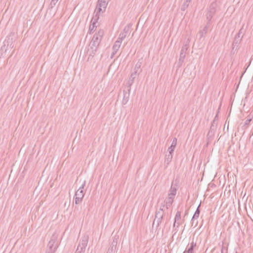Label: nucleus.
<instances>
[{
	"label": "nucleus",
	"mask_w": 253,
	"mask_h": 253,
	"mask_svg": "<svg viewBox=\"0 0 253 253\" xmlns=\"http://www.w3.org/2000/svg\"><path fill=\"white\" fill-rule=\"evenodd\" d=\"M85 248H82L78 246L77 249L75 253H84Z\"/></svg>",
	"instance_id": "c85d7f7f"
},
{
	"label": "nucleus",
	"mask_w": 253,
	"mask_h": 253,
	"mask_svg": "<svg viewBox=\"0 0 253 253\" xmlns=\"http://www.w3.org/2000/svg\"><path fill=\"white\" fill-rule=\"evenodd\" d=\"M46 253H53V252H46Z\"/></svg>",
	"instance_id": "a18cd8bd"
},
{
	"label": "nucleus",
	"mask_w": 253,
	"mask_h": 253,
	"mask_svg": "<svg viewBox=\"0 0 253 253\" xmlns=\"http://www.w3.org/2000/svg\"><path fill=\"white\" fill-rule=\"evenodd\" d=\"M129 92H125V90H124V97L122 101L123 104L125 105L127 103L129 99Z\"/></svg>",
	"instance_id": "f3484780"
},
{
	"label": "nucleus",
	"mask_w": 253,
	"mask_h": 253,
	"mask_svg": "<svg viewBox=\"0 0 253 253\" xmlns=\"http://www.w3.org/2000/svg\"><path fill=\"white\" fill-rule=\"evenodd\" d=\"M174 199V197L168 196V197L166 198V200H165L164 203L172 204Z\"/></svg>",
	"instance_id": "cd10ccee"
},
{
	"label": "nucleus",
	"mask_w": 253,
	"mask_h": 253,
	"mask_svg": "<svg viewBox=\"0 0 253 253\" xmlns=\"http://www.w3.org/2000/svg\"><path fill=\"white\" fill-rule=\"evenodd\" d=\"M58 247V242L57 241V236L53 234L47 245L46 252L55 253Z\"/></svg>",
	"instance_id": "f03ea898"
},
{
	"label": "nucleus",
	"mask_w": 253,
	"mask_h": 253,
	"mask_svg": "<svg viewBox=\"0 0 253 253\" xmlns=\"http://www.w3.org/2000/svg\"><path fill=\"white\" fill-rule=\"evenodd\" d=\"M117 52V51H114V50H113L110 56L111 59L114 57V55L116 54Z\"/></svg>",
	"instance_id": "ea45409f"
},
{
	"label": "nucleus",
	"mask_w": 253,
	"mask_h": 253,
	"mask_svg": "<svg viewBox=\"0 0 253 253\" xmlns=\"http://www.w3.org/2000/svg\"><path fill=\"white\" fill-rule=\"evenodd\" d=\"M181 218V212L180 211H177L176 213L175 218H174V222L173 223V227L174 228L175 226V224L176 223V221L179 220Z\"/></svg>",
	"instance_id": "412c9836"
},
{
	"label": "nucleus",
	"mask_w": 253,
	"mask_h": 253,
	"mask_svg": "<svg viewBox=\"0 0 253 253\" xmlns=\"http://www.w3.org/2000/svg\"><path fill=\"white\" fill-rule=\"evenodd\" d=\"M105 11L104 10V9H102L101 7L99 6V5L98 4H97L95 9L94 12V15L93 16H97V20H98V19H99V14L101 13H102Z\"/></svg>",
	"instance_id": "9d476101"
},
{
	"label": "nucleus",
	"mask_w": 253,
	"mask_h": 253,
	"mask_svg": "<svg viewBox=\"0 0 253 253\" xmlns=\"http://www.w3.org/2000/svg\"><path fill=\"white\" fill-rule=\"evenodd\" d=\"M97 16H93L91 22L92 24L90 25L89 28V34H91L94 31V28L96 27L95 24L97 22Z\"/></svg>",
	"instance_id": "6e6552de"
},
{
	"label": "nucleus",
	"mask_w": 253,
	"mask_h": 253,
	"mask_svg": "<svg viewBox=\"0 0 253 253\" xmlns=\"http://www.w3.org/2000/svg\"><path fill=\"white\" fill-rule=\"evenodd\" d=\"M236 253H237V252Z\"/></svg>",
	"instance_id": "49530a36"
},
{
	"label": "nucleus",
	"mask_w": 253,
	"mask_h": 253,
	"mask_svg": "<svg viewBox=\"0 0 253 253\" xmlns=\"http://www.w3.org/2000/svg\"><path fill=\"white\" fill-rule=\"evenodd\" d=\"M217 6V3L216 1H213L210 5L209 7V9L208 11H212L213 13H215V8Z\"/></svg>",
	"instance_id": "5701e85b"
},
{
	"label": "nucleus",
	"mask_w": 253,
	"mask_h": 253,
	"mask_svg": "<svg viewBox=\"0 0 253 253\" xmlns=\"http://www.w3.org/2000/svg\"><path fill=\"white\" fill-rule=\"evenodd\" d=\"M214 13L212 11H208L207 14V19L208 21H211Z\"/></svg>",
	"instance_id": "bb28decb"
},
{
	"label": "nucleus",
	"mask_w": 253,
	"mask_h": 253,
	"mask_svg": "<svg viewBox=\"0 0 253 253\" xmlns=\"http://www.w3.org/2000/svg\"><path fill=\"white\" fill-rule=\"evenodd\" d=\"M200 204L197 207L191 220V224L192 226H193L194 221L198 219L200 213Z\"/></svg>",
	"instance_id": "f8f14e48"
},
{
	"label": "nucleus",
	"mask_w": 253,
	"mask_h": 253,
	"mask_svg": "<svg viewBox=\"0 0 253 253\" xmlns=\"http://www.w3.org/2000/svg\"><path fill=\"white\" fill-rule=\"evenodd\" d=\"M165 205L166 208L168 209L172 205V204L165 203Z\"/></svg>",
	"instance_id": "a19ab883"
},
{
	"label": "nucleus",
	"mask_w": 253,
	"mask_h": 253,
	"mask_svg": "<svg viewBox=\"0 0 253 253\" xmlns=\"http://www.w3.org/2000/svg\"><path fill=\"white\" fill-rule=\"evenodd\" d=\"M165 214L164 211H162L161 209L157 210L155 212V219L153 223V226L154 225L155 223L156 222V228H158L161 224Z\"/></svg>",
	"instance_id": "20e7f679"
},
{
	"label": "nucleus",
	"mask_w": 253,
	"mask_h": 253,
	"mask_svg": "<svg viewBox=\"0 0 253 253\" xmlns=\"http://www.w3.org/2000/svg\"><path fill=\"white\" fill-rule=\"evenodd\" d=\"M208 29H207V27H204L202 30H200L199 32L198 35L199 36L200 39L205 37L208 32Z\"/></svg>",
	"instance_id": "aec40b11"
},
{
	"label": "nucleus",
	"mask_w": 253,
	"mask_h": 253,
	"mask_svg": "<svg viewBox=\"0 0 253 253\" xmlns=\"http://www.w3.org/2000/svg\"><path fill=\"white\" fill-rule=\"evenodd\" d=\"M172 153L169 152V155H167L165 158V163L169 164L172 159Z\"/></svg>",
	"instance_id": "b1692460"
},
{
	"label": "nucleus",
	"mask_w": 253,
	"mask_h": 253,
	"mask_svg": "<svg viewBox=\"0 0 253 253\" xmlns=\"http://www.w3.org/2000/svg\"><path fill=\"white\" fill-rule=\"evenodd\" d=\"M179 222H176V223L175 224V226H177V227H178L179 226Z\"/></svg>",
	"instance_id": "c03bdc74"
},
{
	"label": "nucleus",
	"mask_w": 253,
	"mask_h": 253,
	"mask_svg": "<svg viewBox=\"0 0 253 253\" xmlns=\"http://www.w3.org/2000/svg\"><path fill=\"white\" fill-rule=\"evenodd\" d=\"M188 49V46L186 44L184 45L181 49L179 58L178 60V64H179V66H181L184 61V59L185 57V53L186 51Z\"/></svg>",
	"instance_id": "423d86ee"
},
{
	"label": "nucleus",
	"mask_w": 253,
	"mask_h": 253,
	"mask_svg": "<svg viewBox=\"0 0 253 253\" xmlns=\"http://www.w3.org/2000/svg\"><path fill=\"white\" fill-rule=\"evenodd\" d=\"M85 185V181H84L82 186L76 191L75 193V204H79L81 203L84 197V187Z\"/></svg>",
	"instance_id": "7ed1b4c3"
},
{
	"label": "nucleus",
	"mask_w": 253,
	"mask_h": 253,
	"mask_svg": "<svg viewBox=\"0 0 253 253\" xmlns=\"http://www.w3.org/2000/svg\"><path fill=\"white\" fill-rule=\"evenodd\" d=\"M13 39L10 36H9L6 37V39L4 42V45L5 46L7 44V49L8 47L9 46V48H12L13 47V44H12Z\"/></svg>",
	"instance_id": "9b49d317"
},
{
	"label": "nucleus",
	"mask_w": 253,
	"mask_h": 253,
	"mask_svg": "<svg viewBox=\"0 0 253 253\" xmlns=\"http://www.w3.org/2000/svg\"><path fill=\"white\" fill-rule=\"evenodd\" d=\"M88 241V236L87 235L84 236L80 240L78 246L82 248H85L87 245Z\"/></svg>",
	"instance_id": "0eeeda50"
},
{
	"label": "nucleus",
	"mask_w": 253,
	"mask_h": 253,
	"mask_svg": "<svg viewBox=\"0 0 253 253\" xmlns=\"http://www.w3.org/2000/svg\"><path fill=\"white\" fill-rule=\"evenodd\" d=\"M128 31H129V28L125 27L123 31L121 32V33L120 34L119 37L118 39L122 41L126 37Z\"/></svg>",
	"instance_id": "4468645a"
},
{
	"label": "nucleus",
	"mask_w": 253,
	"mask_h": 253,
	"mask_svg": "<svg viewBox=\"0 0 253 253\" xmlns=\"http://www.w3.org/2000/svg\"><path fill=\"white\" fill-rule=\"evenodd\" d=\"M211 25V21H208L206 25L204 27H207V29H208Z\"/></svg>",
	"instance_id": "4c0bfd02"
},
{
	"label": "nucleus",
	"mask_w": 253,
	"mask_h": 253,
	"mask_svg": "<svg viewBox=\"0 0 253 253\" xmlns=\"http://www.w3.org/2000/svg\"><path fill=\"white\" fill-rule=\"evenodd\" d=\"M198 220L197 219H196L195 221H194V227H196L197 225H198Z\"/></svg>",
	"instance_id": "37998d69"
},
{
	"label": "nucleus",
	"mask_w": 253,
	"mask_h": 253,
	"mask_svg": "<svg viewBox=\"0 0 253 253\" xmlns=\"http://www.w3.org/2000/svg\"><path fill=\"white\" fill-rule=\"evenodd\" d=\"M57 1H50V3L49 4V6L51 8H53L56 4V3Z\"/></svg>",
	"instance_id": "72a5a7b5"
},
{
	"label": "nucleus",
	"mask_w": 253,
	"mask_h": 253,
	"mask_svg": "<svg viewBox=\"0 0 253 253\" xmlns=\"http://www.w3.org/2000/svg\"><path fill=\"white\" fill-rule=\"evenodd\" d=\"M215 129V127H214V125L211 124L209 131H211V132L214 134Z\"/></svg>",
	"instance_id": "f704fd0d"
},
{
	"label": "nucleus",
	"mask_w": 253,
	"mask_h": 253,
	"mask_svg": "<svg viewBox=\"0 0 253 253\" xmlns=\"http://www.w3.org/2000/svg\"><path fill=\"white\" fill-rule=\"evenodd\" d=\"M165 207V203H162L160 205L159 209H161L162 211H164L163 209Z\"/></svg>",
	"instance_id": "79ce46f5"
},
{
	"label": "nucleus",
	"mask_w": 253,
	"mask_h": 253,
	"mask_svg": "<svg viewBox=\"0 0 253 253\" xmlns=\"http://www.w3.org/2000/svg\"><path fill=\"white\" fill-rule=\"evenodd\" d=\"M177 144V138L174 137L172 140V142L171 144L170 147L168 148V151L169 152L172 153L173 152L174 149Z\"/></svg>",
	"instance_id": "2eb2a0df"
},
{
	"label": "nucleus",
	"mask_w": 253,
	"mask_h": 253,
	"mask_svg": "<svg viewBox=\"0 0 253 253\" xmlns=\"http://www.w3.org/2000/svg\"><path fill=\"white\" fill-rule=\"evenodd\" d=\"M136 73H132L130 75V78H129V80L128 81V82L127 84V86L128 87V91H129V92H130V91L131 85L134 83V80L136 78Z\"/></svg>",
	"instance_id": "1a4fd4ad"
},
{
	"label": "nucleus",
	"mask_w": 253,
	"mask_h": 253,
	"mask_svg": "<svg viewBox=\"0 0 253 253\" xmlns=\"http://www.w3.org/2000/svg\"><path fill=\"white\" fill-rule=\"evenodd\" d=\"M251 120V119H248L247 120H246V121L245 122V125H248L250 123Z\"/></svg>",
	"instance_id": "e433bc0d"
},
{
	"label": "nucleus",
	"mask_w": 253,
	"mask_h": 253,
	"mask_svg": "<svg viewBox=\"0 0 253 253\" xmlns=\"http://www.w3.org/2000/svg\"><path fill=\"white\" fill-rule=\"evenodd\" d=\"M96 51L97 50H94L92 49L91 47L89 46V48L87 51V54H88V59H89L90 57H93L95 54Z\"/></svg>",
	"instance_id": "6ab92c4d"
},
{
	"label": "nucleus",
	"mask_w": 253,
	"mask_h": 253,
	"mask_svg": "<svg viewBox=\"0 0 253 253\" xmlns=\"http://www.w3.org/2000/svg\"><path fill=\"white\" fill-rule=\"evenodd\" d=\"M196 246V243L192 241L190 244V247L185 250L183 253H195L194 249Z\"/></svg>",
	"instance_id": "ddd939ff"
},
{
	"label": "nucleus",
	"mask_w": 253,
	"mask_h": 253,
	"mask_svg": "<svg viewBox=\"0 0 253 253\" xmlns=\"http://www.w3.org/2000/svg\"><path fill=\"white\" fill-rule=\"evenodd\" d=\"M176 191H177L176 188L174 186L173 187L172 184L171 186L169 192V193L168 196L174 198L176 194Z\"/></svg>",
	"instance_id": "a211bd4d"
},
{
	"label": "nucleus",
	"mask_w": 253,
	"mask_h": 253,
	"mask_svg": "<svg viewBox=\"0 0 253 253\" xmlns=\"http://www.w3.org/2000/svg\"><path fill=\"white\" fill-rule=\"evenodd\" d=\"M241 34V29L239 31V32L236 35L234 39H238V40H241L242 38H240V35Z\"/></svg>",
	"instance_id": "7c9ffc66"
},
{
	"label": "nucleus",
	"mask_w": 253,
	"mask_h": 253,
	"mask_svg": "<svg viewBox=\"0 0 253 253\" xmlns=\"http://www.w3.org/2000/svg\"><path fill=\"white\" fill-rule=\"evenodd\" d=\"M214 135V133L211 132V131H209L208 134H207V137L208 139H210Z\"/></svg>",
	"instance_id": "2f4dec72"
},
{
	"label": "nucleus",
	"mask_w": 253,
	"mask_h": 253,
	"mask_svg": "<svg viewBox=\"0 0 253 253\" xmlns=\"http://www.w3.org/2000/svg\"><path fill=\"white\" fill-rule=\"evenodd\" d=\"M122 42L121 41H120V40L118 39L114 43L113 46V48H112V50H114V51H118L119 49L120 48V46H121V44L122 43Z\"/></svg>",
	"instance_id": "dca6fc26"
},
{
	"label": "nucleus",
	"mask_w": 253,
	"mask_h": 253,
	"mask_svg": "<svg viewBox=\"0 0 253 253\" xmlns=\"http://www.w3.org/2000/svg\"><path fill=\"white\" fill-rule=\"evenodd\" d=\"M238 49V48L236 47H234V46H232V48L231 51V54H234L235 52V51Z\"/></svg>",
	"instance_id": "c9c22d12"
},
{
	"label": "nucleus",
	"mask_w": 253,
	"mask_h": 253,
	"mask_svg": "<svg viewBox=\"0 0 253 253\" xmlns=\"http://www.w3.org/2000/svg\"><path fill=\"white\" fill-rule=\"evenodd\" d=\"M141 66V62L138 61L135 65V67L134 68V72L136 73V74L140 70V67Z\"/></svg>",
	"instance_id": "a878e982"
},
{
	"label": "nucleus",
	"mask_w": 253,
	"mask_h": 253,
	"mask_svg": "<svg viewBox=\"0 0 253 253\" xmlns=\"http://www.w3.org/2000/svg\"><path fill=\"white\" fill-rule=\"evenodd\" d=\"M190 1H184L183 3L181 6V10L182 11H184L189 6V2Z\"/></svg>",
	"instance_id": "393cba45"
},
{
	"label": "nucleus",
	"mask_w": 253,
	"mask_h": 253,
	"mask_svg": "<svg viewBox=\"0 0 253 253\" xmlns=\"http://www.w3.org/2000/svg\"><path fill=\"white\" fill-rule=\"evenodd\" d=\"M97 4L105 11L108 2L106 1H98Z\"/></svg>",
	"instance_id": "4be33fe9"
},
{
	"label": "nucleus",
	"mask_w": 253,
	"mask_h": 253,
	"mask_svg": "<svg viewBox=\"0 0 253 253\" xmlns=\"http://www.w3.org/2000/svg\"><path fill=\"white\" fill-rule=\"evenodd\" d=\"M216 117H217V115L216 116V117H215L214 119L213 120V121H212V124H213L214 127H216V125H217V122H216V121L215 120V118H216Z\"/></svg>",
	"instance_id": "58836bf2"
},
{
	"label": "nucleus",
	"mask_w": 253,
	"mask_h": 253,
	"mask_svg": "<svg viewBox=\"0 0 253 253\" xmlns=\"http://www.w3.org/2000/svg\"><path fill=\"white\" fill-rule=\"evenodd\" d=\"M221 252V253H227V248L222 246Z\"/></svg>",
	"instance_id": "473e14b6"
},
{
	"label": "nucleus",
	"mask_w": 253,
	"mask_h": 253,
	"mask_svg": "<svg viewBox=\"0 0 253 253\" xmlns=\"http://www.w3.org/2000/svg\"><path fill=\"white\" fill-rule=\"evenodd\" d=\"M241 40H238L234 39V41L232 43V46H234V47H236L238 48V45L241 42Z\"/></svg>",
	"instance_id": "c756f323"
},
{
	"label": "nucleus",
	"mask_w": 253,
	"mask_h": 253,
	"mask_svg": "<svg viewBox=\"0 0 253 253\" xmlns=\"http://www.w3.org/2000/svg\"><path fill=\"white\" fill-rule=\"evenodd\" d=\"M119 239V236L118 235H116L113 237V241L112 242L110 247L109 248L106 253H115Z\"/></svg>",
	"instance_id": "39448f33"
},
{
	"label": "nucleus",
	"mask_w": 253,
	"mask_h": 253,
	"mask_svg": "<svg viewBox=\"0 0 253 253\" xmlns=\"http://www.w3.org/2000/svg\"><path fill=\"white\" fill-rule=\"evenodd\" d=\"M103 35L104 31L103 30H99L97 33L93 35L89 44V46L91 47L92 49L94 50H97Z\"/></svg>",
	"instance_id": "f257e3e1"
}]
</instances>
